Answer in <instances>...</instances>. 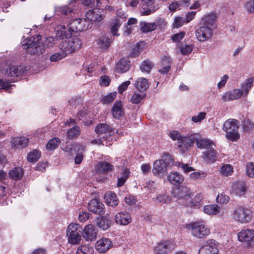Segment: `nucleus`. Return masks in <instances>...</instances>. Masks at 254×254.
Wrapping results in <instances>:
<instances>
[{
    "label": "nucleus",
    "instance_id": "21",
    "mask_svg": "<svg viewBox=\"0 0 254 254\" xmlns=\"http://www.w3.org/2000/svg\"><path fill=\"white\" fill-rule=\"evenodd\" d=\"M204 196L202 193H198L196 194L193 198L191 197L190 200L188 201L187 207L192 208L199 209L203 204Z\"/></svg>",
    "mask_w": 254,
    "mask_h": 254
},
{
    "label": "nucleus",
    "instance_id": "53",
    "mask_svg": "<svg viewBox=\"0 0 254 254\" xmlns=\"http://www.w3.org/2000/svg\"><path fill=\"white\" fill-rule=\"evenodd\" d=\"M67 54L64 51H62L60 52L55 53L50 56V60L52 62H56L65 57Z\"/></svg>",
    "mask_w": 254,
    "mask_h": 254
},
{
    "label": "nucleus",
    "instance_id": "48",
    "mask_svg": "<svg viewBox=\"0 0 254 254\" xmlns=\"http://www.w3.org/2000/svg\"><path fill=\"white\" fill-rule=\"evenodd\" d=\"M171 197L166 194H160L155 198V202L159 204H168L171 202Z\"/></svg>",
    "mask_w": 254,
    "mask_h": 254
},
{
    "label": "nucleus",
    "instance_id": "36",
    "mask_svg": "<svg viewBox=\"0 0 254 254\" xmlns=\"http://www.w3.org/2000/svg\"><path fill=\"white\" fill-rule=\"evenodd\" d=\"M104 198L107 205L111 206H117L119 203V200L117 198L116 194L113 192H109L105 194Z\"/></svg>",
    "mask_w": 254,
    "mask_h": 254
},
{
    "label": "nucleus",
    "instance_id": "29",
    "mask_svg": "<svg viewBox=\"0 0 254 254\" xmlns=\"http://www.w3.org/2000/svg\"><path fill=\"white\" fill-rule=\"evenodd\" d=\"M241 97L240 91L237 89L225 92L222 96V99L224 102L238 100Z\"/></svg>",
    "mask_w": 254,
    "mask_h": 254
},
{
    "label": "nucleus",
    "instance_id": "34",
    "mask_svg": "<svg viewBox=\"0 0 254 254\" xmlns=\"http://www.w3.org/2000/svg\"><path fill=\"white\" fill-rule=\"evenodd\" d=\"M112 114L115 119H120L124 114L123 106L121 101H116L112 108Z\"/></svg>",
    "mask_w": 254,
    "mask_h": 254
},
{
    "label": "nucleus",
    "instance_id": "6",
    "mask_svg": "<svg viewBox=\"0 0 254 254\" xmlns=\"http://www.w3.org/2000/svg\"><path fill=\"white\" fill-rule=\"evenodd\" d=\"M191 228L192 235L197 238H204L210 233V228L204 221L192 223Z\"/></svg>",
    "mask_w": 254,
    "mask_h": 254
},
{
    "label": "nucleus",
    "instance_id": "55",
    "mask_svg": "<svg viewBox=\"0 0 254 254\" xmlns=\"http://www.w3.org/2000/svg\"><path fill=\"white\" fill-rule=\"evenodd\" d=\"M116 97V93H111L105 96L101 101L104 104H108L112 103Z\"/></svg>",
    "mask_w": 254,
    "mask_h": 254
},
{
    "label": "nucleus",
    "instance_id": "52",
    "mask_svg": "<svg viewBox=\"0 0 254 254\" xmlns=\"http://www.w3.org/2000/svg\"><path fill=\"white\" fill-rule=\"evenodd\" d=\"M41 156V152L34 150L30 152L27 156V160L31 162H36Z\"/></svg>",
    "mask_w": 254,
    "mask_h": 254
},
{
    "label": "nucleus",
    "instance_id": "31",
    "mask_svg": "<svg viewBox=\"0 0 254 254\" xmlns=\"http://www.w3.org/2000/svg\"><path fill=\"white\" fill-rule=\"evenodd\" d=\"M28 139L25 137H16L11 140V144L12 146L16 148L25 147L28 142Z\"/></svg>",
    "mask_w": 254,
    "mask_h": 254
},
{
    "label": "nucleus",
    "instance_id": "41",
    "mask_svg": "<svg viewBox=\"0 0 254 254\" xmlns=\"http://www.w3.org/2000/svg\"><path fill=\"white\" fill-rule=\"evenodd\" d=\"M122 22L121 20L117 18L113 19L111 21L110 23L111 31L114 36H119V34H117V31L122 25Z\"/></svg>",
    "mask_w": 254,
    "mask_h": 254
},
{
    "label": "nucleus",
    "instance_id": "62",
    "mask_svg": "<svg viewBox=\"0 0 254 254\" xmlns=\"http://www.w3.org/2000/svg\"><path fill=\"white\" fill-rule=\"evenodd\" d=\"M193 49L192 45H187L181 48V52L184 55L190 54Z\"/></svg>",
    "mask_w": 254,
    "mask_h": 254
},
{
    "label": "nucleus",
    "instance_id": "12",
    "mask_svg": "<svg viewBox=\"0 0 254 254\" xmlns=\"http://www.w3.org/2000/svg\"><path fill=\"white\" fill-rule=\"evenodd\" d=\"M218 244L215 240H208L200 248L198 254H218Z\"/></svg>",
    "mask_w": 254,
    "mask_h": 254
},
{
    "label": "nucleus",
    "instance_id": "25",
    "mask_svg": "<svg viewBox=\"0 0 254 254\" xmlns=\"http://www.w3.org/2000/svg\"><path fill=\"white\" fill-rule=\"evenodd\" d=\"M195 142H196L197 147L200 149H205L207 150L210 148H212L213 146H215V144L212 141L200 137L198 138L195 135Z\"/></svg>",
    "mask_w": 254,
    "mask_h": 254
},
{
    "label": "nucleus",
    "instance_id": "2",
    "mask_svg": "<svg viewBox=\"0 0 254 254\" xmlns=\"http://www.w3.org/2000/svg\"><path fill=\"white\" fill-rule=\"evenodd\" d=\"M173 163V160L168 153H164L163 159L154 161L153 166L152 173L155 176L162 177L167 170L168 165Z\"/></svg>",
    "mask_w": 254,
    "mask_h": 254
},
{
    "label": "nucleus",
    "instance_id": "50",
    "mask_svg": "<svg viewBox=\"0 0 254 254\" xmlns=\"http://www.w3.org/2000/svg\"><path fill=\"white\" fill-rule=\"evenodd\" d=\"M141 7L140 13L141 15H148L155 11L153 4H151V6L143 4L141 5Z\"/></svg>",
    "mask_w": 254,
    "mask_h": 254
},
{
    "label": "nucleus",
    "instance_id": "45",
    "mask_svg": "<svg viewBox=\"0 0 254 254\" xmlns=\"http://www.w3.org/2000/svg\"><path fill=\"white\" fill-rule=\"evenodd\" d=\"M153 66L154 64L151 61L145 60L141 63L140 69L142 72L148 73Z\"/></svg>",
    "mask_w": 254,
    "mask_h": 254
},
{
    "label": "nucleus",
    "instance_id": "11",
    "mask_svg": "<svg viewBox=\"0 0 254 254\" xmlns=\"http://www.w3.org/2000/svg\"><path fill=\"white\" fill-rule=\"evenodd\" d=\"M239 241L245 243L249 247L254 245V230L244 229L237 234Z\"/></svg>",
    "mask_w": 254,
    "mask_h": 254
},
{
    "label": "nucleus",
    "instance_id": "27",
    "mask_svg": "<svg viewBox=\"0 0 254 254\" xmlns=\"http://www.w3.org/2000/svg\"><path fill=\"white\" fill-rule=\"evenodd\" d=\"M73 32L69 29V26H65L64 25H61L58 27L56 33V36L61 39L67 38L71 36Z\"/></svg>",
    "mask_w": 254,
    "mask_h": 254
},
{
    "label": "nucleus",
    "instance_id": "39",
    "mask_svg": "<svg viewBox=\"0 0 254 254\" xmlns=\"http://www.w3.org/2000/svg\"><path fill=\"white\" fill-rule=\"evenodd\" d=\"M141 30L144 33L152 31L156 29V24L155 23H147L145 21L140 22Z\"/></svg>",
    "mask_w": 254,
    "mask_h": 254
},
{
    "label": "nucleus",
    "instance_id": "30",
    "mask_svg": "<svg viewBox=\"0 0 254 254\" xmlns=\"http://www.w3.org/2000/svg\"><path fill=\"white\" fill-rule=\"evenodd\" d=\"M135 86L139 92H144L145 93L146 91L149 87V84L147 79L140 77L136 81Z\"/></svg>",
    "mask_w": 254,
    "mask_h": 254
},
{
    "label": "nucleus",
    "instance_id": "61",
    "mask_svg": "<svg viewBox=\"0 0 254 254\" xmlns=\"http://www.w3.org/2000/svg\"><path fill=\"white\" fill-rule=\"evenodd\" d=\"M246 171L247 175L250 178H254V163L250 162L247 164Z\"/></svg>",
    "mask_w": 254,
    "mask_h": 254
},
{
    "label": "nucleus",
    "instance_id": "5",
    "mask_svg": "<svg viewBox=\"0 0 254 254\" xmlns=\"http://www.w3.org/2000/svg\"><path fill=\"white\" fill-rule=\"evenodd\" d=\"M81 45L80 39L77 37H73L62 42L60 45V48L62 51H64L68 55L79 50Z\"/></svg>",
    "mask_w": 254,
    "mask_h": 254
},
{
    "label": "nucleus",
    "instance_id": "40",
    "mask_svg": "<svg viewBox=\"0 0 254 254\" xmlns=\"http://www.w3.org/2000/svg\"><path fill=\"white\" fill-rule=\"evenodd\" d=\"M170 58L169 57H164L161 61L162 65H164L161 69L159 70V72L162 74H166L169 72L171 67L170 66Z\"/></svg>",
    "mask_w": 254,
    "mask_h": 254
},
{
    "label": "nucleus",
    "instance_id": "49",
    "mask_svg": "<svg viewBox=\"0 0 254 254\" xmlns=\"http://www.w3.org/2000/svg\"><path fill=\"white\" fill-rule=\"evenodd\" d=\"M94 250L89 245H84L78 247L76 251V254H93Z\"/></svg>",
    "mask_w": 254,
    "mask_h": 254
},
{
    "label": "nucleus",
    "instance_id": "3",
    "mask_svg": "<svg viewBox=\"0 0 254 254\" xmlns=\"http://www.w3.org/2000/svg\"><path fill=\"white\" fill-rule=\"evenodd\" d=\"M239 122L234 119H229L223 124V129L226 132V137L232 141H236L240 138L238 132Z\"/></svg>",
    "mask_w": 254,
    "mask_h": 254
},
{
    "label": "nucleus",
    "instance_id": "54",
    "mask_svg": "<svg viewBox=\"0 0 254 254\" xmlns=\"http://www.w3.org/2000/svg\"><path fill=\"white\" fill-rule=\"evenodd\" d=\"M129 171L128 169H125L123 172V176L119 178L117 183V186L118 187H121L126 182V180L128 178L129 176Z\"/></svg>",
    "mask_w": 254,
    "mask_h": 254
},
{
    "label": "nucleus",
    "instance_id": "8",
    "mask_svg": "<svg viewBox=\"0 0 254 254\" xmlns=\"http://www.w3.org/2000/svg\"><path fill=\"white\" fill-rule=\"evenodd\" d=\"M174 197L176 198L178 203L187 206L188 201L190 200L191 193L187 187H182L174 190L173 192Z\"/></svg>",
    "mask_w": 254,
    "mask_h": 254
},
{
    "label": "nucleus",
    "instance_id": "1",
    "mask_svg": "<svg viewBox=\"0 0 254 254\" xmlns=\"http://www.w3.org/2000/svg\"><path fill=\"white\" fill-rule=\"evenodd\" d=\"M24 49H27V53L30 55H40L45 51V48L41 40V36H33L27 39L22 45Z\"/></svg>",
    "mask_w": 254,
    "mask_h": 254
},
{
    "label": "nucleus",
    "instance_id": "38",
    "mask_svg": "<svg viewBox=\"0 0 254 254\" xmlns=\"http://www.w3.org/2000/svg\"><path fill=\"white\" fill-rule=\"evenodd\" d=\"M203 23L202 25L213 29L215 27V15L213 14L206 15L202 19Z\"/></svg>",
    "mask_w": 254,
    "mask_h": 254
},
{
    "label": "nucleus",
    "instance_id": "18",
    "mask_svg": "<svg viewBox=\"0 0 254 254\" xmlns=\"http://www.w3.org/2000/svg\"><path fill=\"white\" fill-rule=\"evenodd\" d=\"M195 142V135L189 137L182 136L178 141V149L182 152H185Z\"/></svg>",
    "mask_w": 254,
    "mask_h": 254
},
{
    "label": "nucleus",
    "instance_id": "19",
    "mask_svg": "<svg viewBox=\"0 0 254 254\" xmlns=\"http://www.w3.org/2000/svg\"><path fill=\"white\" fill-rule=\"evenodd\" d=\"M112 241L108 239L103 238L97 241L96 249L100 253H104L112 247Z\"/></svg>",
    "mask_w": 254,
    "mask_h": 254
},
{
    "label": "nucleus",
    "instance_id": "16",
    "mask_svg": "<svg viewBox=\"0 0 254 254\" xmlns=\"http://www.w3.org/2000/svg\"><path fill=\"white\" fill-rule=\"evenodd\" d=\"M26 70V67L23 65H12L5 70V76L8 77H18L22 75Z\"/></svg>",
    "mask_w": 254,
    "mask_h": 254
},
{
    "label": "nucleus",
    "instance_id": "58",
    "mask_svg": "<svg viewBox=\"0 0 254 254\" xmlns=\"http://www.w3.org/2000/svg\"><path fill=\"white\" fill-rule=\"evenodd\" d=\"M206 175V173L204 172H196L191 173L190 176V179L196 180L197 179H202L205 178Z\"/></svg>",
    "mask_w": 254,
    "mask_h": 254
},
{
    "label": "nucleus",
    "instance_id": "32",
    "mask_svg": "<svg viewBox=\"0 0 254 254\" xmlns=\"http://www.w3.org/2000/svg\"><path fill=\"white\" fill-rule=\"evenodd\" d=\"M113 167V166L109 162L101 161L97 164L96 170L99 173H105L111 171Z\"/></svg>",
    "mask_w": 254,
    "mask_h": 254
},
{
    "label": "nucleus",
    "instance_id": "47",
    "mask_svg": "<svg viewBox=\"0 0 254 254\" xmlns=\"http://www.w3.org/2000/svg\"><path fill=\"white\" fill-rule=\"evenodd\" d=\"M111 40L106 36H102L98 41V46L102 49H107L110 46Z\"/></svg>",
    "mask_w": 254,
    "mask_h": 254
},
{
    "label": "nucleus",
    "instance_id": "35",
    "mask_svg": "<svg viewBox=\"0 0 254 254\" xmlns=\"http://www.w3.org/2000/svg\"><path fill=\"white\" fill-rule=\"evenodd\" d=\"M203 212L209 215H216L220 212V207L217 204L205 205L203 208Z\"/></svg>",
    "mask_w": 254,
    "mask_h": 254
},
{
    "label": "nucleus",
    "instance_id": "13",
    "mask_svg": "<svg viewBox=\"0 0 254 254\" xmlns=\"http://www.w3.org/2000/svg\"><path fill=\"white\" fill-rule=\"evenodd\" d=\"M195 35L198 41L204 42L212 37L213 30L210 27L202 25L196 30Z\"/></svg>",
    "mask_w": 254,
    "mask_h": 254
},
{
    "label": "nucleus",
    "instance_id": "64",
    "mask_svg": "<svg viewBox=\"0 0 254 254\" xmlns=\"http://www.w3.org/2000/svg\"><path fill=\"white\" fill-rule=\"evenodd\" d=\"M245 7L250 13H254V0H250L248 1Z\"/></svg>",
    "mask_w": 254,
    "mask_h": 254
},
{
    "label": "nucleus",
    "instance_id": "51",
    "mask_svg": "<svg viewBox=\"0 0 254 254\" xmlns=\"http://www.w3.org/2000/svg\"><path fill=\"white\" fill-rule=\"evenodd\" d=\"M60 139L55 137L50 139L46 145L47 149L50 150H55L59 145Z\"/></svg>",
    "mask_w": 254,
    "mask_h": 254
},
{
    "label": "nucleus",
    "instance_id": "57",
    "mask_svg": "<svg viewBox=\"0 0 254 254\" xmlns=\"http://www.w3.org/2000/svg\"><path fill=\"white\" fill-rule=\"evenodd\" d=\"M243 127L245 131H250L254 129V124L249 119H245L243 121Z\"/></svg>",
    "mask_w": 254,
    "mask_h": 254
},
{
    "label": "nucleus",
    "instance_id": "56",
    "mask_svg": "<svg viewBox=\"0 0 254 254\" xmlns=\"http://www.w3.org/2000/svg\"><path fill=\"white\" fill-rule=\"evenodd\" d=\"M216 200L220 204H227L230 201V197L224 193H222L217 195Z\"/></svg>",
    "mask_w": 254,
    "mask_h": 254
},
{
    "label": "nucleus",
    "instance_id": "22",
    "mask_svg": "<svg viewBox=\"0 0 254 254\" xmlns=\"http://www.w3.org/2000/svg\"><path fill=\"white\" fill-rule=\"evenodd\" d=\"M204 160L207 163H214L219 157L217 151L212 147L203 153Z\"/></svg>",
    "mask_w": 254,
    "mask_h": 254
},
{
    "label": "nucleus",
    "instance_id": "4",
    "mask_svg": "<svg viewBox=\"0 0 254 254\" xmlns=\"http://www.w3.org/2000/svg\"><path fill=\"white\" fill-rule=\"evenodd\" d=\"M233 218L235 221L239 223L247 224L252 220L253 212L246 207L239 206L234 210Z\"/></svg>",
    "mask_w": 254,
    "mask_h": 254
},
{
    "label": "nucleus",
    "instance_id": "24",
    "mask_svg": "<svg viewBox=\"0 0 254 254\" xmlns=\"http://www.w3.org/2000/svg\"><path fill=\"white\" fill-rule=\"evenodd\" d=\"M115 219L117 224L122 225L128 224L131 220L130 215L126 212L118 213L115 216Z\"/></svg>",
    "mask_w": 254,
    "mask_h": 254
},
{
    "label": "nucleus",
    "instance_id": "15",
    "mask_svg": "<svg viewBox=\"0 0 254 254\" xmlns=\"http://www.w3.org/2000/svg\"><path fill=\"white\" fill-rule=\"evenodd\" d=\"M247 187L244 181H238L234 183L231 186V192L232 194L238 196H244L247 190Z\"/></svg>",
    "mask_w": 254,
    "mask_h": 254
},
{
    "label": "nucleus",
    "instance_id": "23",
    "mask_svg": "<svg viewBox=\"0 0 254 254\" xmlns=\"http://www.w3.org/2000/svg\"><path fill=\"white\" fill-rule=\"evenodd\" d=\"M254 81V77L249 78L245 80L241 84V89H237L239 91H240V95L241 97H246L248 95L249 91L253 87Z\"/></svg>",
    "mask_w": 254,
    "mask_h": 254
},
{
    "label": "nucleus",
    "instance_id": "43",
    "mask_svg": "<svg viewBox=\"0 0 254 254\" xmlns=\"http://www.w3.org/2000/svg\"><path fill=\"white\" fill-rule=\"evenodd\" d=\"M80 127L78 126H74L67 130L66 136L68 139L75 138L80 135Z\"/></svg>",
    "mask_w": 254,
    "mask_h": 254
},
{
    "label": "nucleus",
    "instance_id": "63",
    "mask_svg": "<svg viewBox=\"0 0 254 254\" xmlns=\"http://www.w3.org/2000/svg\"><path fill=\"white\" fill-rule=\"evenodd\" d=\"M56 12L64 15H67L72 11V9L67 6L59 7L56 8Z\"/></svg>",
    "mask_w": 254,
    "mask_h": 254
},
{
    "label": "nucleus",
    "instance_id": "28",
    "mask_svg": "<svg viewBox=\"0 0 254 254\" xmlns=\"http://www.w3.org/2000/svg\"><path fill=\"white\" fill-rule=\"evenodd\" d=\"M172 244L169 241H164L158 244L155 250L158 254H165L171 251Z\"/></svg>",
    "mask_w": 254,
    "mask_h": 254
},
{
    "label": "nucleus",
    "instance_id": "26",
    "mask_svg": "<svg viewBox=\"0 0 254 254\" xmlns=\"http://www.w3.org/2000/svg\"><path fill=\"white\" fill-rule=\"evenodd\" d=\"M168 180L170 183L178 186L182 184L184 181V176L176 172H171L167 177Z\"/></svg>",
    "mask_w": 254,
    "mask_h": 254
},
{
    "label": "nucleus",
    "instance_id": "42",
    "mask_svg": "<svg viewBox=\"0 0 254 254\" xmlns=\"http://www.w3.org/2000/svg\"><path fill=\"white\" fill-rule=\"evenodd\" d=\"M233 172V167L230 164H224L220 168V173L222 176L228 177L232 175Z\"/></svg>",
    "mask_w": 254,
    "mask_h": 254
},
{
    "label": "nucleus",
    "instance_id": "17",
    "mask_svg": "<svg viewBox=\"0 0 254 254\" xmlns=\"http://www.w3.org/2000/svg\"><path fill=\"white\" fill-rule=\"evenodd\" d=\"M88 210L94 213L101 215L104 214V204L96 199L91 200L88 203Z\"/></svg>",
    "mask_w": 254,
    "mask_h": 254
},
{
    "label": "nucleus",
    "instance_id": "46",
    "mask_svg": "<svg viewBox=\"0 0 254 254\" xmlns=\"http://www.w3.org/2000/svg\"><path fill=\"white\" fill-rule=\"evenodd\" d=\"M111 224V221L105 217H101L100 219H98L97 221L98 226L104 230L108 229L110 227Z\"/></svg>",
    "mask_w": 254,
    "mask_h": 254
},
{
    "label": "nucleus",
    "instance_id": "33",
    "mask_svg": "<svg viewBox=\"0 0 254 254\" xmlns=\"http://www.w3.org/2000/svg\"><path fill=\"white\" fill-rule=\"evenodd\" d=\"M129 68V61L127 59L123 58L118 62L116 69L119 73H123L127 71Z\"/></svg>",
    "mask_w": 254,
    "mask_h": 254
},
{
    "label": "nucleus",
    "instance_id": "44",
    "mask_svg": "<svg viewBox=\"0 0 254 254\" xmlns=\"http://www.w3.org/2000/svg\"><path fill=\"white\" fill-rule=\"evenodd\" d=\"M137 93L134 92L130 98V102L132 104H139L141 100L146 96V93L144 92H139Z\"/></svg>",
    "mask_w": 254,
    "mask_h": 254
},
{
    "label": "nucleus",
    "instance_id": "59",
    "mask_svg": "<svg viewBox=\"0 0 254 254\" xmlns=\"http://www.w3.org/2000/svg\"><path fill=\"white\" fill-rule=\"evenodd\" d=\"M145 46V43L143 41H140L136 44L135 46L133 49L132 55L134 57L138 56L140 54V50L137 52H135L136 49H139L140 50H142Z\"/></svg>",
    "mask_w": 254,
    "mask_h": 254
},
{
    "label": "nucleus",
    "instance_id": "9",
    "mask_svg": "<svg viewBox=\"0 0 254 254\" xmlns=\"http://www.w3.org/2000/svg\"><path fill=\"white\" fill-rule=\"evenodd\" d=\"M95 131L99 137L106 141V146L110 145L108 142H110L112 140L111 134L113 130L109 125L103 123L98 124L95 127Z\"/></svg>",
    "mask_w": 254,
    "mask_h": 254
},
{
    "label": "nucleus",
    "instance_id": "10",
    "mask_svg": "<svg viewBox=\"0 0 254 254\" xmlns=\"http://www.w3.org/2000/svg\"><path fill=\"white\" fill-rule=\"evenodd\" d=\"M69 29L73 32H78L87 30L91 27V23L86 19L77 18L72 20L68 24Z\"/></svg>",
    "mask_w": 254,
    "mask_h": 254
},
{
    "label": "nucleus",
    "instance_id": "20",
    "mask_svg": "<svg viewBox=\"0 0 254 254\" xmlns=\"http://www.w3.org/2000/svg\"><path fill=\"white\" fill-rule=\"evenodd\" d=\"M82 234L85 240L92 241L96 238L97 232L93 225L89 224L85 227Z\"/></svg>",
    "mask_w": 254,
    "mask_h": 254
},
{
    "label": "nucleus",
    "instance_id": "14",
    "mask_svg": "<svg viewBox=\"0 0 254 254\" xmlns=\"http://www.w3.org/2000/svg\"><path fill=\"white\" fill-rule=\"evenodd\" d=\"M86 20L91 23L92 21H100L104 17V12L102 9L94 8L92 10L88 11L85 14Z\"/></svg>",
    "mask_w": 254,
    "mask_h": 254
},
{
    "label": "nucleus",
    "instance_id": "60",
    "mask_svg": "<svg viewBox=\"0 0 254 254\" xmlns=\"http://www.w3.org/2000/svg\"><path fill=\"white\" fill-rule=\"evenodd\" d=\"M14 85L10 84V83L6 80L0 79V89H3L7 91L11 89Z\"/></svg>",
    "mask_w": 254,
    "mask_h": 254
},
{
    "label": "nucleus",
    "instance_id": "37",
    "mask_svg": "<svg viewBox=\"0 0 254 254\" xmlns=\"http://www.w3.org/2000/svg\"><path fill=\"white\" fill-rule=\"evenodd\" d=\"M23 171L20 167H15L9 171V177L10 179L15 181H18L21 179L23 175Z\"/></svg>",
    "mask_w": 254,
    "mask_h": 254
},
{
    "label": "nucleus",
    "instance_id": "7",
    "mask_svg": "<svg viewBox=\"0 0 254 254\" xmlns=\"http://www.w3.org/2000/svg\"><path fill=\"white\" fill-rule=\"evenodd\" d=\"M81 227L77 224H70L67 227L66 235L69 243L76 244L81 240Z\"/></svg>",
    "mask_w": 254,
    "mask_h": 254
}]
</instances>
